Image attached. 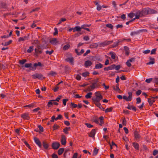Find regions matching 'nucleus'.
Wrapping results in <instances>:
<instances>
[{"label": "nucleus", "instance_id": "f257e3e1", "mask_svg": "<svg viewBox=\"0 0 158 158\" xmlns=\"http://www.w3.org/2000/svg\"><path fill=\"white\" fill-rule=\"evenodd\" d=\"M95 96L92 98V99L93 101H100L103 98L100 92H96L95 93Z\"/></svg>", "mask_w": 158, "mask_h": 158}, {"label": "nucleus", "instance_id": "f03ea898", "mask_svg": "<svg viewBox=\"0 0 158 158\" xmlns=\"http://www.w3.org/2000/svg\"><path fill=\"white\" fill-rule=\"evenodd\" d=\"M93 82L91 85L87 87L86 91H91L93 90L96 87L97 83L98 82L97 80H93Z\"/></svg>", "mask_w": 158, "mask_h": 158}, {"label": "nucleus", "instance_id": "7ed1b4c3", "mask_svg": "<svg viewBox=\"0 0 158 158\" xmlns=\"http://www.w3.org/2000/svg\"><path fill=\"white\" fill-rule=\"evenodd\" d=\"M133 11L135 12V18L136 19H139L140 17L143 16V13H142V10H135Z\"/></svg>", "mask_w": 158, "mask_h": 158}, {"label": "nucleus", "instance_id": "20e7f679", "mask_svg": "<svg viewBox=\"0 0 158 158\" xmlns=\"http://www.w3.org/2000/svg\"><path fill=\"white\" fill-rule=\"evenodd\" d=\"M113 43V41H107L106 40L102 42H101L99 44V46L100 47H104L105 46L109 44H111Z\"/></svg>", "mask_w": 158, "mask_h": 158}, {"label": "nucleus", "instance_id": "39448f33", "mask_svg": "<svg viewBox=\"0 0 158 158\" xmlns=\"http://www.w3.org/2000/svg\"><path fill=\"white\" fill-rule=\"evenodd\" d=\"M128 94L129 95L128 97L124 96L123 97V98L125 100L127 101H131L132 99V93L131 92H129Z\"/></svg>", "mask_w": 158, "mask_h": 158}, {"label": "nucleus", "instance_id": "423d86ee", "mask_svg": "<svg viewBox=\"0 0 158 158\" xmlns=\"http://www.w3.org/2000/svg\"><path fill=\"white\" fill-rule=\"evenodd\" d=\"M29 39V35L25 36L22 37H20L18 39V42H21L24 41L26 40H28Z\"/></svg>", "mask_w": 158, "mask_h": 158}, {"label": "nucleus", "instance_id": "0eeeda50", "mask_svg": "<svg viewBox=\"0 0 158 158\" xmlns=\"http://www.w3.org/2000/svg\"><path fill=\"white\" fill-rule=\"evenodd\" d=\"M60 144L58 142H54L52 144V147L53 149H57L60 147Z\"/></svg>", "mask_w": 158, "mask_h": 158}, {"label": "nucleus", "instance_id": "6e6552de", "mask_svg": "<svg viewBox=\"0 0 158 158\" xmlns=\"http://www.w3.org/2000/svg\"><path fill=\"white\" fill-rule=\"evenodd\" d=\"M43 77V75L41 74H39L37 73L35 74L32 75V78L35 79L38 78L40 79Z\"/></svg>", "mask_w": 158, "mask_h": 158}, {"label": "nucleus", "instance_id": "1a4fd4ad", "mask_svg": "<svg viewBox=\"0 0 158 158\" xmlns=\"http://www.w3.org/2000/svg\"><path fill=\"white\" fill-rule=\"evenodd\" d=\"M42 64L41 62H38V63H35L34 64V67H32V70H35L36 69V67L37 66H41Z\"/></svg>", "mask_w": 158, "mask_h": 158}, {"label": "nucleus", "instance_id": "9d476101", "mask_svg": "<svg viewBox=\"0 0 158 158\" xmlns=\"http://www.w3.org/2000/svg\"><path fill=\"white\" fill-rule=\"evenodd\" d=\"M115 65L112 64L107 67L104 68V69L105 71H108L109 70H111L114 69L115 68Z\"/></svg>", "mask_w": 158, "mask_h": 158}, {"label": "nucleus", "instance_id": "9b49d317", "mask_svg": "<svg viewBox=\"0 0 158 158\" xmlns=\"http://www.w3.org/2000/svg\"><path fill=\"white\" fill-rule=\"evenodd\" d=\"M35 143L40 148L41 147V142L39 139L35 137L34 138Z\"/></svg>", "mask_w": 158, "mask_h": 158}, {"label": "nucleus", "instance_id": "f8f14e48", "mask_svg": "<svg viewBox=\"0 0 158 158\" xmlns=\"http://www.w3.org/2000/svg\"><path fill=\"white\" fill-rule=\"evenodd\" d=\"M21 117L24 119L29 120L30 119L28 114L27 113H23L22 114Z\"/></svg>", "mask_w": 158, "mask_h": 158}, {"label": "nucleus", "instance_id": "ddd939ff", "mask_svg": "<svg viewBox=\"0 0 158 158\" xmlns=\"http://www.w3.org/2000/svg\"><path fill=\"white\" fill-rule=\"evenodd\" d=\"M96 133V131L95 129H92L89 134V136L91 137H94Z\"/></svg>", "mask_w": 158, "mask_h": 158}, {"label": "nucleus", "instance_id": "4468645a", "mask_svg": "<svg viewBox=\"0 0 158 158\" xmlns=\"http://www.w3.org/2000/svg\"><path fill=\"white\" fill-rule=\"evenodd\" d=\"M61 143L63 145H65L66 143V138L64 135H62V136Z\"/></svg>", "mask_w": 158, "mask_h": 158}, {"label": "nucleus", "instance_id": "2eb2a0df", "mask_svg": "<svg viewBox=\"0 0 158 158\" xmlns=\"http://www.w3.org/2000/svg\"><path fill=\"white\" fill-rule=\"evenodd\" d=\"M155 100L152 97L151 98H148V102L150 106H152Z\"/></svg>", "mask_w": 158, "mask_h": 158}, {"label": "nucleus", "instance_id": "dca6fc26", "mask_svg": "<svg viewBox=\"0 0 158 158\" xmlns=\"http://www.w3.org/2000/svg\"><path fill=\"white\" fill-rule=\"evenodd\" d=\"M92 64V62L89 60H88L86 61L85 62V64H84L85 67L86 68H87V67H89Z\"/></svg>", "mask_w": 158, "mask_h": 158}, {"label": "nucleus", "instance_id": "f3484780", "mask_svg": "<svg viewBox=\"0 0 158 158\" xmlns=\"http://www.w3.org/2000/svg\"><path fill=\"white\" fill-rule=\"evenodd\" d=\"M143 15H147L149 14V8H145L142 10Z\"/></svg>", "mask_w": 158, "mask_h": 158}, {"label": "nucleus", "instance_id": "a211bd4d", "mask_svg": "<svg viewBox=\"0 0 158 158\" xmlns=\"http://www.w3.org/2000/svg\"><path fill=\"white\" fill-rule=\"evenodd\" d=\"M99 118H98L97 116H95L94 117H93L92 118V121L93 122L96 123L97 124H99Z\"/></svg>", "mask_w": 158, "mask_h": 158}, {"label": "nucleus", "instance_id": "6ab92c4d", "mask_svg": "<svg viewBox=\"0 0 158 158\" xmlns=\"http://www.w3.org/2000/svg\"><path fill=\"white\" fill-rule=\"evenodd\" d=\"M90 26V25H87V24L83 25L81 26V28L85 30H87V31H90V30L89 29L86 28L87 27H89Z\"/></svg>", "mask_w": 158, "mask_h": 158}, {"label": "nucleus", "instance_id": "aec40b11", "mask_svg": "<svg viewBox=\"0 0 158 158\" xmlns=\"http://www.w3.org/2000/svg\"><path fill=\"white\" fill-rule=\"evenodd\" d=\"M50 42L52 44L55 45L57 42V39L55 38H52L50 40Z\"/></svg>", "mask_w": 158, "mask_h": 158}, {"label": "nucleus", "instance_id": "412c9836", "mask_svg": "<svg viewBox=\"0 0 158 158\" xmlns=\"http://www.w3.org/2000/svg\"><path fill=\"white\" fill-rule=\"evenodd\" d=\"M134 136L136 140L139 139L140 137V135L136 131H135Z\"/></svg>", "mask_w": 158, "mask_h": 158}, {"label": "nucleus", "instance_id": "4be33fe9", "mask_svg": "<svg viewBox=\"0 0 158 158\" xmlns=\"http://www.w3.org/2000/svg\"><path fill=\"white\" fill-rule=\"evenodd\" d=\"M66 60L69 62L71 64H73V57L68 58L66 59Z\"/></svg>", "mask_w": 158, "mask_h": 158}, {"label": "nucleus", "instance_id": "5701e85b", "mask_svg": "<svg viewBox=\"0 0 158 158\" xmlns=\"http://www.w3.org/2000/svg\"><path fill=\"white\" fill-rule=\"evenodd\" d=\"M81 27L79 26H76L74 28L73 31V32H75L76 31H81Z\"/></svg>", "mask_w": 158, "mask_h": 158}, {"label": "nucleus", "instance_id": "b1692460", "mask_svg": "<svg viewBox=\"0 0 158 158\" xmlns=\"http://www.w3.org/2000/svg\"><path fill=\"white\" fill-rule=\"evenodd\" d=\"M103 67V65L100 63L97 64L95 65V68L96 69H100L102 68Z\"/></svg>", "mask_w": 158, "mask_h": 158}, {"label": "nucleus", "instance_id": "393cba45", "mask_svg": "<svg viewBox=\"0 0 158 158\" xmlns=\"http://www.w3.org/2000/svg\"><path fill=\"white\" fill-rule=\"evenodd\" d=\"M149 59L151 60L148 63H147V64H153L155 63L154 62V59L152 57H150Z\"/></svg>", "mask_w": 158, "mask_h": 158}, {"label": "nucleus", "instance_id": "a878e982", "mask_svg": "<svg viewBox=\"0 0 158 158\" xmlns=\"http://www.w3.org/2000/svg\"><path fill=\"white\" fill-rule=\"evenodd\" d=\"M157 12L156 10L149 8V14H156L157 13Z\"/></svg>", "mask_w": 158, "mask_h": 158}, {"label": "nucleus", "instance_id": "bb28decb", "mask_svg": "<svg viewBox=\"0 0 158 158\" xmlns=\"http://www.w3.org/2000/svg\"><path fill=\"white\" fill-rule=\"evenodd\" d=\"M92 93L90 92L87 93L85 96V97L86 99L90 98L92 97Z\"/></svg>", "mask_w": 158, "mask_h": 158}, {"label": "nucleus", "instance_id": "cd10ccee", "mask_svg": "<svg viewBox=\"0 0 158 158\" xmlns=\"http://www.w3.org/2000/svg\"><path fill=\"white\" fill-rule=\"evenodd\" d=\"M124 49L125 51V54L127 55H129V48L127 46H125L124 47Z\"/></svg>", "mask_w": 158, "mask_h": 158}, {"label": "nucleus", "instance_id": "c85d7f7f", "mask_svg": "<svg viewBox=\"0 0 158 158\" xmlns=\"http://www.w3.org/2000/svg\"><path fill=\"white\" fill-rule=\"evenodd\" d=\"M43 146L45 149H47L49 145L48 143H47L45 141H43Z\"/></svg>", "mask_w": 158, "mask_h": 158}, {"label": "nucleus", "instance_id": "c756f323", "mask_svg": "<svg viewBox=\"0 0 158 158\" xmlns=\"http://www.w3.org/2000/svg\"><path fill=\"white\" fill-rule=\"evenodd\" d=\"M132 144L133 146L136 149L138 150L139 149V145L138 143H133Z\"/></svg>", "mask_w": 158, "mask_h": 158}, {"label": "nucleus", "instance_id": "7c9ffc66", "mask_svg": "<svg viewBox=\"0 0 158 158\" xmlns=\"http://www.w3.org/2000/svg\"><path fill=\"white\" fill-rule=\"evenodd\" d=\"M64 151V149L63 148H60L58 151V154L59 155H61L63 153Z\"/></svg>", "mask_w": 158, "mask_h": 158}, {"label": "nucleus", "instance_id": "2f4dec72", "mask_svg": "<svg viewBox=\"0 0 158 158\" xmlns=\"http://www.w3.org/2000/svg\"><path fill=\"white\" fill-rule=\"evenodd\" d=\"M32 65V64L31 63H26L25 64L24 66H22V67H23L24 66L25 68H28L31 67Z\"/></svg>", "mask_w": 158, "mask_h": 158}, {"label": "nucleus", "instance_id": "473e14b6", "mask_svg": "<svg viewBox=\"0 0 158 158\" xmlns=\"http://www.w3.org/2000/svg\"><path fill=\"white\" fill-rule=\"evenodd\" d=\"M52 101H55V100H51L48 102L47 106L48 107H50L52 106L53 104Z\"/></svg>", "mask_w": 158, "mask_h": 158}, {"label": "nucleus", "instance_id": "72a5a7b5", "mask_svg": "<svg viewBox=\"0 0 158 158\" xmlns=\"http://www.w3.org/2000/svg\"><path fill=\"white\" fill-rule=\"evenodd\" d=\"M119 85L117 83L115 87L114 86L113 87V89L116 90L117 91H118L120 90V89L119 88Z\"/></svg>", "mask_w": 158, "mask_h": 158}, {"label": "nucleus", "instance_id": "f704fd0d", "mask_svg": "<svg viewBox=\"0 0 158 158\" xmlns=\"http://www.w3.org/2000/svg\"><path fill=\"white\" fill-rule=\"evenodd\" d=\"M95 105L99 108H101V104L99 103L100 101H93Z\"/></svg>", "mask_w": 158, "mask_h": 158}, {"label": "nucleus", "instance_id": "c9c22d12", "mask_svg": "<svg viewBox=\"0 0 158 158\" xmlns=\"http://www.w3.org/2000/svg\"><path fill=\"white\" fill-rule=\"evenodd\" d=\"M70 127H66L63 129V132L65 134L68 133V131L70 130Z\"/></svg>", "mask_w": 158, "mask_h": 158}, {"label": "nucleus", "instance_id": "e433bc0d", "mask_svg": "<svg viewBox=\"0 0 158 158\" xmlns=\"http://www.w3.org/2000/svg\"><path fill=\"white\" fill-rule=\"evenodd\" d=\"M89 73L88 72H85L82 73V76L84 77H86L89 75Z\"/></svg>", "mask_w": 158, "mask_h": 158}, {"label": "nucleus", "instance_id": "4c0bfd02", "mask_svg": "<svg viewBox=\"0 0 158 158\" xmlns=\"http://www.w3.org/2000/svg\"><path fill=\"white\" fill-rule=\"evenodd\" d=\"M34 50V47L33 46H30L29 47V49L27 50V52L28 53H31Z\"/></svg>", "mask_w": 158, "mask_h": 158}, {"label": "nucleus", "instance_id": "58836bf2", "mask_svg": "<svg viewBox=\"0 0 158 158\" xmlns=\"http://www.w3.org/2000/svg\"><path fill=\"white\" fill-rule=\"evenodd\" d=\"M120 42H121V41L118 40L117 42H114L113 44V47L114 48L118 46V45L119 43Z\"/></svg>", "mask_w": 158, "mask_h": 158}, {"label": "nucleus", "instance_id": "ea45409f", "mask_svg": "<svg viewBox=\"0 0 158 158\" xmlns=\"http://www.w3.org/2000/svg\"><path fill=\"white\" fill-rule=\"evenodd\" d=\"M99 119L100 120V123H99V124L100 126H102V124H103V123H104L103 121V119H104L103 117V116H101V117H100L99 118Z\"/></svg>", "mask_w": 158, "mask_h": 158}, {"label": "nucleus", "instance_id": "a19ab883", "mask_svg": "<svg viewBox=\"0 0 158 158\" xmlns=\"http://www.w3.org/2000/svg\"><path fill=\"white\" fill-rule=\"evenodd\" d=\"M113 109V108L112 107H110L109 108H107L105 110V113H108L111 112L112 111Z\"/></svg>", "mask_w": 158, "mask_h": 158}, {"label": "nucleus", "instance_id": "79ce46f5", "mask_svg": "<svg viewBox=\"0 0 158 158\" xmlns=\"http://www.w3.org/2000/svg\"><path fill=\"white\" fill-rule=\"evenodd\" d=\"M37 47V48L35 49V51L36 53L38 54H39V52H40V46L38 45Z\"/></svg>", "mask_w": 158, "mask_h": 158}, {"label": "nucleus", "instance_id": "37998d69", "mask_svg": "<svg viewBox=\"0 0 158 158\" xmlns=\"http://www.w3.org/2000/svg\"><path fill=\"white\" fill-rule=\"evenodd\" d=\"M134 15H135V14L132 12H131L128 15V16L131 18H133Z\"/></svg>", "mask_w": 158, "mask_h": 158}, {"label": "nucleus", "instance_id": "c03bdc74", "mask_svg": "<svg viewBox=\"0 0 158 158\" xmlns=\"http://www.w3.org/2000/svg\"><path fill=\"white\" fill-rule=\"evenodd\" d=\"M27 62V60L26 59H23L22 60H20L19 61V63L21 64H23L25 62Z\"/></svg>", "mask_w": 158, "mask_h": 158}, {"label": "nucleus", "instance_id": "a18cd8bd", "mask_svg": "<svg viewBox=\"0 0 158 158\" xmlns=\"http://www.w3.org/2000/svg\"><path fill=\"white\" fill-rule=\"evenodd\" d=\"M59 127V126L56 124H55L53 127V130H55L58 129Z\"/></svg>", "mask_w": 158, "mask_h": 158}, {"label": "nucleus", "instance_id": "49530a36", "mask_svg": "<svg viewBox=\"0 0 158 158\" xmlns=\"http://www.w3.org/2000/svg\"><path fill=\"white\" fill-rule=\"evenodd\" d=\"M110 54L111 55V57L112 59H114L115 58V54L112 52H110Z\"/></svg>", "mask_w": 158, "mask_h": 158}, {"label": "nucleus", "instance_id": "de8ad7c7", "mask_svg": "<svg viewBox=\"0 0 158 158\" xmlns=\"http://www.w3.org/2000/svg\"><path fill=\"white\" fill-rule=\"evenodd\" d=\"M70 47V45L69 44H67L64 45L63 48L64 50H66L69 48Z\"/></svg>", "mask_w": 158, "mask_h": 158}, {"label": "nucleus", "instance_id": "09e8293b", "mask_svg": "<svg viewBox=\"0 0 158 158\" xmlns=\"http://www.w3.org/2000/svg\"><path fill=\"white\" fill-rule=\"evenodd\" d=\"M106 26L107 27L110 28L111 29L113 28V26L111 24H107Z\"/></svg>", "mask_w": 158, "mask_h": 158}, {"label": "nucleus", "instance_id": "8fccbe9b", "mask_svg": "<svg viewBox=\"0 0 158 158\" xmlns=\"http://www.w3.org/2000/svg\"><path fill=\"white\" fill-rule=\"evenodd\" d=\"M12 40H10L8 42H5L4 44V46H6L9 45L12 43Z\"/></svg>", "mask_w": 158, "mask_h": 158}, {"label": "nucleus", "instance_id": "3c124183", "mask_svg": "<svg viewBox=\"0 0 158 158\" xmlns=\"http://www.w3.org/2000/svg\"><path fill=\"white\" fill-rule=\"evenodd\" d=\"M32 44L33 45H35L39 44V40H35L32 42Z\"/></svg>", "mask_w": 158, "mask_h": 158}, {"label": "nucleus", "instance_id": "603ef678", "mask_svg": "<svg viewBox=\"0 0 158 158\" xmlns=\"http://www.w3.org/2000/svg\"><path fill=\"white\" fill-rule=\"evenodd\" d=\"M122 124L123 125L126 126L127 124V121L125 118H124L122 119Z\"/></svg>", "mask_w": 158, "mask_h": 158}, {"label": "nucleus", "instance_id": "864d4df0", "mask_svg": "<svg viewBox=\"0 0 158 158\" xmlns=\"http://www.w3.org/2000/svg\"><path fill=\"white\" fill-rule=\"evenodd\" d=\"M156 48H154L152 49L151 52V55L152 54H156Z\"/></svg>", "mask_w": 158, "mask_h": 158}, {"label": "nucleus", "instance_id": "5fc2aeb1", "mask_svg": "<svg viewBox=\"0 0 158 158\" xmlns=\"http://www.w3.org/2000/svg\"><path fill=\"white\" fill-rule=\"evenodd\" d=\"M53 52V50H52L51 51H50L47 50V51H46L45 52L46 54H48L50 55H51Z\"/></svg>", "mask_w": 158, "mask_h": 158}, {"label": "nucleus", "instance_id": "6e6d98bb", "mask_svg": "<svg viewBox=\"0 0 158 158\" xmlns=\"http://www.w3.org/2000/svg\"><path fill=\"white\" fill-rule=\"evenodd\" d=\"M71 106L73 108H76L77 106V104L74 103L73 102H71Z\"/></svg>", "mask_w": 158, "mask_h": 158}, {"label": "nucleus", "instance_id": "4d7b16f0", "mask_svg": "<svg viewBox=\"0 0 158 158\" xmlns=\"http://www.w3.org/2000/svg\"><path fill=\"white\" fill-rule=\"evenodd\" d=\"M62 116L61 114H59L58 115L57 117L56 118V120H57L58 119H62Z\"/></svg>", "mask_w": 158, "mask_h": 158}, {"label": "nucleus", "instance_id": "13d9d810", "mask_svg": "<svg viewBox=\"0 0 158 158\" xmlns=\"http://www.w3.org/2000/svg\"><path fill=\"white\" fill-rule=\"evenodd\" d=\"M98 149H97L96 148H95L94 151V154L95 155H96L98 154Z\"/></svg>", "mask_w": 158, "mask_h": 158}, {"label": "nucleus", "instance_id": "bf43d9fd", "mask_svg": "<svg viewBox=\"0 0 158 158\" xmlns=\"http://www.w3.org/2000/svg\"><path fill=\"white\" fill-rule=\"evenodd\" d=\"M153 79L152 78H150L148 79H147L145 80V82L147 83H149L152 81Z\"/></svg>", "mask_w": 158, "mask_h": 158}, {"label": "nucleus", "instance_id": "052dcab7", "mask_svg": "<svg viewBox=\"0 0 158 158\" xmlns=\"http://www.w3.org/2000/svg\"><path fill=\"white\" fill-rule=\"evenodd\" d=\"M136 104H139L141 102V98L140 97H138V98H137L136 99Z\"/></svg>", "mask_w": 158, "mask_h": 158}, {"label": "nucleus", "instance_id": "680f3d73", "mask_svg": "<svg viewBox=\"0 0 158 158\" xmlns=\"http://www.w3.org/2000/svg\"><path fill=\"white\" fill-rule=\"evenodd\" d=\"M54 31H55V32L53 33V35H56L58 34V29L56 28L55 27L54 28Z\"/></svg>", "mask_w": 158, "mask_h": 158}, {"label": "nucleus", "instance_id": "e2e57ef3", "mask_svg": "<svg viewBox=\"0 0 158 158\" xmlns=\"http://www.w3.org/2000/svg\"><path fill=\"white\" fill-rule=\"evenodd\" d=\"M126 64L127 66L128 67H130L131 66V62L128 60L126 62Z\"/></svg>", "mask_w": 158, "mask_h": 158}, {"label": "nucleus", "instance_id": "0e129e2a", "mask_svg": "<svg viewBox=\"0 0 158 158\" xmlns=\"http://www.w3.org/2000/svg\"><path fill=\"white\" fill-rule=\"evenodd\" d=\"M76 78L78 80H80L81 79V77L79 74H77L76 75Z\"/></svg>", "mask_w": 158, "mask_h": 158}, {"label": "nucleus", "instance_id": "69168bd1", "mask_svg": "<svg viewBox=\"0 0 158 158\" xmlns=\"http://www.w3.org/2000/svg\"><path fill=\"white\" fill-rule=\"evenodd\" d=\"M40 9L39 8H36L35 9H32L30 12V13H32L33 12L37 11H38Z\"/></svg>", "mask_w": 158, "mask_h": 158}, {"label": "nucleus", "instance_id": "338daca9", "mask_svg": "<svg viewBox=\"0 0 158 158\" xmlns=\"http://www.w3.org/2000/svg\"><path fill=\"white\" fill-rule=\"evenodd\" d=\"M158 154V150H154L153 151V155L154 156H155Z\"/></svg>", "mask_w": 158, "mask_h": 158}, {"label": "nucleus", "instance_id": "774afa93", "mask_svg": "<svg viewBox=\"0 0 158 158\" xmlns=\"http://www.w3.org/2000/svg\"><path fill=\"white\" fill-rule=\"evenodd\" d=\"M78 153L77 152L74 153L73 156L72 158H77L78 156Z\"/></svg>", "mask_w": 158, "mask_h": 158}]
</instances>
